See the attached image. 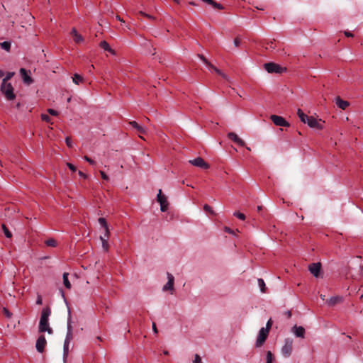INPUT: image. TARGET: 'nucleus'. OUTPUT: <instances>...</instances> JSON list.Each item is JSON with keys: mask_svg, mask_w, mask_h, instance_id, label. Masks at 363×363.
<instances>
[{"mask_svg": "<svg viewBox=\"0 0 363 363\" xmlns=\"http://www.w3.org/2000/svg\"><path fill=\"white\" fill-rule=\"evenodd\" d=\"M51 314V310L49 307L43 308L39 323V331L40 333L48 332L49 334H52L53 330L49 326V317Z\"/></svg>", "mask_w": 363, "mask_h": 363, "instance_id": "obj_1", "label": "nucleus"}, {"mask_svg": "<svg viewBox=\"0 0 363 363\" xmlns=\"http://www.w3.org/2000/svg\"><path fill=\"white\" fill-rule=\"evenodd\" d=\"M72 315L69 308L68 309V317H67V334L63 345V358L64 360L68 356L69 345V342L72 339Z\"/></svg>", "mask_w": 363, "mask_h": 363, "instance_id": "obj_2", "label": "nucleus"}, {"mask_svg": "<svg viewBox=\"0 0 363 363\" xmlns=\"http://www.w3.org/2000/svg\"><path fill=\"white\" fill-rule=\"evenodd\" d=\"M1 91L8 100H13L16 97L13 93V88L11 83H5V82H2L1 85Z\"/></svg>", "mask_w": 363, "mask_h": 363, "instance_id": "obj_3", "label": "nucleus"}, {"mask_svg": "<svg viewBox=\"0 0 363 363\" xmlns=\"http://www.w3.org/2000/svg\"><path fill=\"white\" fill-rule=\"evenodd\" d=\"M264 69L269 73L281 74L286 70L285 67H281L279 65L274 62H267L264 65Z\"/></svg>", "mask_w": 363, "mask_h": 363, "instance_id": "obj_4", "label": "nucleus"}, {"mask_svg": "<svg viewBox=\"0 0 363 363\" xmlns=\"http://www.w3.org/2000/svg\"><path fill=\"white\" fill-rule=\"evenodd\" d=\"M293 342L294 340L291 338H286L284 340V344L281 348L282 354L289 357L291 356L293 350Z\"/></svg>", "mask_w": 363, "mask_h": 363, "instance_id": "obj_5", "label": "nucleus"}, {"mask_svg": "<svg viewBox=\"0 0 363 363\" xmlns=\"http://www.w3.org/2000/svg\"><path fill=\"white\" fill-rule=\"evenodd\" d=\"M269 332L267 328H260L255 342L256 347H259L263 345L268 337Z\"/></svg>", "mask_w": 363, "mask_h": 363, "instance_id": "obj_6", "label": "nucleus"}, {"mask_svg": "<svg viewBox=\"0 0 363 363\" xmlns=\"http://www.w3.org/2000/svg\"><path fill=\"white\" fill-rule=\"evenodd\" d=\"M157 200L160 203V211L162 212H165L168 208V201L164 195L162 194V190L160 189L159 192L157 195Z\"/></svg>", "mask_w": 363, "mask_h": 363, "instance_id": "obj_7", "label": "nucleus"}, {"mask_svg": "<svg viewBox=\"0 0 363 363\" xmlns=\"http://www.w3.org/2000/svg\"><path fill=\"white\" fill-rule=\"evenodd\" d=\"M189 162L195 167H199V168H201L203 169H207L209 168V164L208 163H206L204 161V160L203 158H201V157H197L195 159L190 160L189 161Z\"/></svg>", "mask_w": 363, "mask_h": 363, "instance_id": "obj_8", "label": "nucleus"}, {"mask_svg": "<svg viewBox=\"0 0 363 363\" xmlns=\"http://www.w3.org/2000/svg\"><path fill=\"white\" fill-rule=\"evenodd\" d=\"M272 122L277 126H289V123L281 116L277 115H272L270 117Z\"/></svg>", "mask_w": 363, "mask_h": 363, "instance_id": "obj_9", "label": "nucleus"}, {"mask_svg": "<svg viewBox=\"0 0 363 363\" xmlns=\"http://www.w3.org/2000/svg\"><path fill=\"white\" fill-rule=\"evenodd\" d=\"M291 332L296 337L299 338H305L306 330L302 326H298L295 325L291 328Z\"/></svg>", "mask_w": 363, "mask_h": 363, "instance_id": "obj_10", "label": "nucleus"}, {"mask_svg": "<svg viewBox=\"0 0 363 363\" xmlns=\"http://www.w3.org/2000/svg\"><path fill=\"white\" fill-rule=\"evenodd\" d=\"M321 269V264L320 262L312 263L308 265L309 272L315 277H318Z\"/></svg>", "mask_w": 363, "mask_h": 363, "instance_id": "obj_11", "label": "nucleus"}, {"mask_svg": "<svg viewBox=\"0 0 363 363\" xmlns=\"http://www.w3.org/2000/svg\"><path fill=\"white\" fill-rule=\"evenodd\" d=\"M47 341L44 335H40L35 344L36 350L38 352L42 353L44 351V348L46 345Z\"/></svg>", "mask_w": 363, "mask_h": 363, "instance_id": "obj_12", "label": "nucleus"}, {"mask_svg": "<svg viewBox=\"0 0 363 363\" xmlns=\"http://www.w3.org/2000/svg\"><path fill=\"white\" fill-rule=\"evenodd\" d=\"M167 279H168V281L166 283V284L163 286L162 290L164 291H173L174 290V277L172 274L167 273Z\"/></svg>", "mask_w": 363, "mask_h": 363, "instance_id": "obj_13", "label": "nucleus"}, {"mask_svg": "<svg viewBox=\"0 0 363 363\" xmlns=\"http://www.w3.org/2000/svg\"><path fill=\"white\" fill-rule=\"evenodd\" d=\"M307 125L312 128L323 129V125L313 116H309L306 121Z\"/></svg>", "mask_w": 363, "mask_h": 363, "instance_id": "obj_14", "label": "nucleus"}, {"mask_svg": "<svg viewBox=\"0 0 363 363\" xmlns=\"http://www.w3.org/2000/svg\"><path fill=\"white\" fill-rule=\"evenodd\" d=\"M228 137L229 139L232 140L233 142H235L240 146L244 147L245 145V143L241 138H240L235 133H229L228 134Z\"/></svg>", "mask_w": 363, "mask_h": 363, "instance_id": "obj_15", "label": "nucleus"}, {"mask_svg": "<svg viewBox=\"0 0 363 363\" xmlns=\"http://www.w3.org/2000/svg\"><path fill=\"white\" fill-rule=\"evenodd\" d=\"M20 73L25 84L29 85L33 82L32 78L28 75V72L26 69L21 68Z\"/></svg>", "mask_w": 363, "mask_h": 363, "instance_id": "obj_16", "label": "nucleus"}, {"mask_svg": "<svg viewBox=\"0 0 363 363\" xmlns=\"http://www.w3.org/2000/svg\"><path fill=\"white\" fill-rule=\"evenodd\" d=\"M130 125L136 130V131L140 134H145L146 133V128L145 127L138 124L136 121H130Z\"/></svg>", "mask_w": 363, "mask_h": 363, "instance_id": "obj_17", "label": "nucleus"}, {"mask_svg": "<svg viewBox=\"0 0 363 363\" xmlns=\"http://www.w3.org/2000/svg\"><path fill=\"white\" fill-rule=\"evenodd\" d=\"M336 105L342 110L346 109L349 106L350 104L348 101L342 100L340 97L337 96L335 98Z\"/></svg>", "mask_w": 363, "mask_h": 363, "instance_id": "obj_18", "label": "nucleus"}, {"mask_svg": "<svg viewBox=\"0 0 363 363\" xmlns=\"http://www.w3.org/2000/svg\"><path fill=\"white\" fill-rule=\"evenodd\" d=\"M342 301V296H333V297H330L328 301H327V304L330 306H335V304L338 303H340L341 301Z\"/></svg>", "mask_w": 363, "mask_h": 363, "instance_id": "obj_19", "label": "nucleus"}, {"mask_svg": "<svg viewBox=\"0 0 363 363\" xmlns=\"http://www.w3.org/2000/svg\"><path fill=\"white\" fill-rule=\"evenodd\" d=\"M100 47L104 50L108 51L112 54L115 53L114 51L109 46L108 43L105 40H103L100 43Z\"/></svg>", "mask_w": 363, "mask_h": 363, "instance_id": "obj_20", "label": "nucleus"}, {"mask_svg": "<svg viewBox=\"0 0 363 363\" xmlns=\"http://www.w3.org/2000/svg\"><path fill=\"white\" fill-rule=\"evenodd\" d=\"M208 67L210 70L212 69V70L215 71L217 74L220 75L223 78L226 79H228V77L226 74H225L221 70H220L219 69H218L217 67L213 66L211 63V65H208Z\"/></svg>", "mask_w": 363, "mask_h": 363, "instance_id": "obj_21", "label": "nucleus"}, {"mask_svg": "<svg viewBox=\"0 0 363 363\" xmlns=\"http://www.w3.org/2000/svg\"><path fill=\"white\" fill-rule=\"evenodd\" d=\"M297 114L301 122H303V123H306V121L309 116L305 114L300 108L298 109Z\"/></svg>", "mask_w": 363, "mask_h": 363, "instance_id": "obj_22", "label": "nucleus"}, {"mask_svg": "<svg viewBox=\"0 0 363 363\" xmlns=\"http://www.w3.org/2000/svg\"><path fill=\"white\" fill-rule=\"evenodd\" d=\"M297 114L301 122H303V123H306V121L309 116L305 114L300 108L298 109Z\"/></svg>", "mask_w": 363, "mask_h": 363, "instance_id": "obj_23", "label": "nucleus"}, {"mask_svg": "<svg viewBox=\"0 0 363 363\" xmlns=\"http://www.w3.org/2000/svg\"><path fill=\"white\" fill-rule=\"evenodd\" d=\"M68 275L69 274L67 273V272H65L63 274V284L65 285V286L67 288V289H70L71 288V284L68 279Z\"/></svg>", "mask_w": 363, "mask_h": 363, "instance_id": "obj_24", "label": "nucleus"}, {"mask_svg": "<svg viewBox=\"0 0 363 363\" xmlns=\"http://www.w3.org/2000/svg\"><path fill=\"white\" fill-rule=\"evenodd\" d=\"M101 241L102 248L105 252H107L109 248L108 240L104 237L99 238Z\"/></svg>", "mask_w": 363, "mask_h": 363, "instance_id": "obj_25", "label": "nucleus"}, {"mask_svg": "<svg viewBox=\"0 0 363 363\" xmlns=\"http://www.w3.org/2000/svg\"><path fill=\"white\" fill-rule=\"evenodd\" d=\"M11 43L9 41H4L1 43L0 47L1 49L9 52L11 49Z\"/></svg>", "mask_w": 363, "mask_h": 363, "instance_id": "obj_26", "label": "nucleus"}, {"mask_svg": "<svg viewBox=\"0 0 363 363\" xmlns=\"http://www.w3.org/2000/svg\"><path fill=\"white\" fill-rule=\"evenodd\" d=\"M72 79L74 84H79L80 82L83 81V77L78 74H74Z\"/></svg>", "mask_w": 363, "mask_h": 363, "instance_id": "obj_27", "label": "nucleus"}, {"mask_svg": "<svg viewBox=\"0 0 363 363\" xmlns=\"http://www.w3.org/2000/svg\"><path fill=\"white\" fill-rule=\"evenodd\" d=\"M1 228L6 238H10L12 237L11 233L5 224H2Z\"/></svg>", "mask_w": 363, "mask_h": 363, "instance_id": "obj_28", "label": "nucleus"}, {"mask_svg": "<svg viewBox=\"0 0 363 363\" xmlns=\"http://www.w3.org/2000/svg\"><path fill=\"white\" fill-rule=\"evenodd\" d=\"M258 286L260 288V291L264 293L265 292V283L262 279H257Z\"/></svg>", "mask_w": 363, "mask_h": 363, "instance_id": "obj_29", "label": "nucleus"}, {"mask_svg": "<svg viewBox=\"0 0 363 363\" xmlns=\"http://www.w3.org/2000/svg\"><path fill=\"white\" fill-rule=\"evenodd\" d=\"M203 210L207 212V213H211V215H215V211L212 209V208L208 205V204H205L203 206Z\"/></svg>", "mask_w": 363, "mask_h": 363, "instance_id": "obj_30", "label": "nucleus"}, {"mask_svg": "<svg viewBox=\"0 0 363 363\" xmlns=\"http://www.w3.org/2000/svg\"><path fill=\"white\" fill-rule=\"evenodd\" d=\"M45 244L48 245V246H50V247H55L56 245H57V242H56V240L52 239V238H50V239H48L45 241Z\"/></svg>", "mask_w": 363, "mask_h": 363, "instance_id": "obj_31", "label": "nucleus"}, {"mask_svg": "<svg viewBox=\"0 0 363 363\" xmlns=\"http://www.w3.org/2000/svg\"><path fill=\"white\" fill-rule=\"evenodd\" d=\"M98 220L102 228H108L106 220L104 218H99Z\"/></svg>", "mask_w": 363, "mask_h": 363, "instance_id": "obj_32", "label": "nucleus"}, {"mask_svg": "<svg viewBox=\"0 0 363 363\" xmlns=\"http://www.w3.org/2000/svg\"><path fill=\"white\" fill-rule=\"evenodd\" d=\"M198 57L201 59V60L204 63L206 64L207 66L208 65H211V62L208 61V60L203 55H201V54H199L198 55Z\"/></svg>", "mask_w": 363, "mask_h": 363, "instance_id": "obj_33", "label": "nucleus"}, {"mask_svg": "<svg viewBox=\"0 0 363 363\" xmlns=\"http://www.w3.org/2000/svg\"><path fill=\"white\" fill-rule=\"evenodd\" d=\"M74 40L75 43H79L84 41V38L80 34H78L74 38Z\"/></svg>", "mask_w": 363, "mask_h": 363, "instance_id": "obj_34", "label": "nucleus"}, {"mask_svg": "<svg viewBox=\"0 0 363 363\" xmlns=\"http://www.w3.org/2000/svg\"><path fill=\"white\" fill-rule=\"evenodd\" d=\"M14 75V72H7L6 77L3 79L2 82H5L7 83V81L9 80Z\"/></svg>", "mask_w": 363, "mask_h": 363, "instance_id": "obj_35", "label": "nucleus"}, {"mask_svg": "<svg viewBox=\"0 0 363 363\" xmlns=\"http://www.w3.org/2000/svg\"><path fill=\"white\" fill-rule=\"evenodd\" d=\"M109 233L108 228H104V233L100 237H104L107 240L109 237Z\"/></svg>", "mask_w": 363, "mask_h": 363, "instance_id": "obj_36", "label": "nucleus"}, {"mask_svg": "<svg viewBox=\"0 0 363 363\" xmlns=\"http://www.w3.org/2000/svg\"><path fill=\"white\" fill-rule=\"evenodd\" d=\"M273 362V354L270 351L267 352V362Z\"/></svg>", "mask_w": 363, "mask_h": 363, "instance_id": "obj_37", "label": "nucleus"}, {"mask_svg": "<svg viewBox=\"0 0 363 363\" xmlns=\"http://www.w3.org/2000/svg\"><path fill=\"white\" fill-rule=\"evenodd\" d=\"M233 216H236L237 218H238L240 220L245 219V216L242 213L235 212V213H233Z\"/></svg>", "mask_w": 363, "mask_h": 363, "instance_id": "obj_38", "label": "nucleus"}, {"mask_svg": "<svg viewBox=\"0 0 363 363\" xmlns=\"http://www.w3.org/2000/svg\"><path fill=\"white\" fill-rule=\"evenodd\" d=\"M211 6L215 9H220V10L223 9V6L220 4L216 2L214 0L212 3Z\"/></svg>", "mask_w": 363, "mask_h": 363, "instance_id": "obj_39", "label": "nucleus"}, {"mask_svg": "<svg viewBox=\"0 0 363 363\" xmlns=\"http://www.w3.org/2000/svg\"><path fill=\"white\" fill-rule=\"evenodd\" d=\"M272 319L270 318L266 323V326L264 327V328H267L268 331L270 330L271 328H272Z\"/></svg>", "mask_w": 363, "mask_h": 363, "instance_id": "obj_40", "label": "nucleus"}, {"mask_svg": "<svg viewBox=\"0 0 363 363\" xmlns=\"http://www.w3.org/2000/svg\"><path fill=\"white\" fill-rule=\"evenodd\" d=\"M193 363H202L201 359L199 354H195L194 360L193 361Z\"/></svg>", "mask_w": 363, "mask_h": 363, "instance_id": "obj_41", "label": "nucleus"}, {"mask_svg": "<svg viewBox=\"0 0 363 363\" xmlns=\"http://www.w3.org/2000/svg\"><path fill=\"white\" fill-rule=\"evenodd\" d=\"M3 310H4V315H5L7 318H10L11 317V315H12V313H11V312L7 309V308H4V309H3Z\"/></svg>", "mask_w": 363, "mask_h": 363, "instance_id": "obj_42", "label": "nucleus"}, {"mask_svg": "<svg viewBox=\"0 0 363 363\" xmlns=\"http://www.w3.org/2000/svg\"><path fill=\"white\" fill-rule=\"evenodd\" d=\"M84 159L91 165H94L95 164V162L87 156H84Z\"/></svg>", "mask_w": 363, "mask_h": 363, "instance_id": "obj_43", "label": "nucleus"}, {"mask_svg": "<svg viewBox=\"0 0 363 363\" xmlns=\"http://www.w3.org/2000/svg\"><path fill=\"white\" fill-rule=\"evenodd\" d=\"M65 142H66L67 145L69 147H72V140H71V139H70L69 137H67V138H65Z\"/></svg>", "mask_w": 363, "mask_h": 363, "instance_id": "obj_44", "label": "nucleus"}, {"mask_svg": "<svg viewBox=\"0 0 363 363\" xmlns=\"http://www.w3.org/2000/svg\"><path fill=\"white\" fill-rule=\"evenodd\" d=\"M67 167L72 172H76L77 171L76 167L74 164H71V163H67Z\"/></svg>", "mask_w": 363, "mask_h": 363, "instance_id": "obj_45", "label": "nucleus"}, {"mask_svg": "<svg viewBox=\"0 0 363 363\" xmlns=\"http://www.w3.org/2000/svg\"><path fill=\"white\" fill-rule=\"evenodd\" d=\"M48 113L50 114V115H52V116H57L58 114V112L54 109H52V108H49L48 110Z\"/></svg>", "mask_w": 363, "mask_h": 363, "instance_id": "obj_46", "label": "nucleus"}, {"mask_svg": "<svg viewBox=\"0 0 363 363\" xmlns=\"http://www.w3.org/2000/svg\"><path fill=\"white\" fill-rule=\"evenodd\" d=\"M100 174L103 179L108 181L109 179L108 177L106 174V173L103 171H100Z\"/></svg>", "mask_w": 363, "mask_h": 363, "instance_id": "obj_47", "label": "nucleus"}, {"mask_svg": "<svg viewBox=\"0 0 363 363\" xmlns=\"http://www.w3.org/2000/svg\"><path fill=\"white\" fill-rule=\"evenodd\" d=\"M240 40L238 38H235L233 41L235 47H239L240 45Z\"/></svg>", "mask_w": 363, "mask_h": 363, "instance_id": "obj_48", "label": "nucleus"}, {"mask_svg": "<svg viewBox=\"0 0 363 363\" xmlns=\"http://www.w3.org/2000/svg\"><path fill=\"white\" fill-rule=\"evenodd\" d=\"M35 303H36L37 305H41L42 304V297H41L40 295H38Z\"/></svg>", "mask_w": 363, "mask_h": 363, "instance_id": "obj_49", "label": "nucleus"}, {"mask_svg": "<svg viewBox=\"0 0 363 363\" xmlns=\"http://www.w3.org/2000/svg\"><path fill=\"white\" fill-rule=\"evenodd\" d=\"M224 230H225V232H226L228 233H230V234H233L234 233L233 230L231 228H230L229 227H227V226H225L224 228Z\"/></svg>", "mask_w": 363, "mask_h": 363, "instance_id": "obj_50", "label": "nucleus"}, {"mask_svg": "<svg viewBox=\"0 0 363 363\" xmlns=\"http://www.w3.org/2000/svg\"><path fill=\"white\" fill-rule=\"evenodd\" d=\"M41 118L45 121H47V122L50 121V117L48 115H46V114H43Z\"/></svg>", "mask_w": 363, "mask_h": 363, "instance_id": "obj_51", "label": "nucleus"}, {"mask_svg": "<svg viewBox=\"0 0 363 363\" xmlns=\"http://www.w3.org/2000/svg\"><path fill=\"white\" fill-rule=\"evenodd\" d=\"M71 34L73 35V38H74L76 36V35H78L79 33H77V30H76V28H73L72 29Z\"/></svg>", "mask_w": 363, "mask_h": 363, "instance_id": "obj_52", "label": "nucleus"}, {"mask_svg": "<svg viewBox=\"0 0 363 363\" xmlns=\"http://www.w3.org/2000/svg\"><path fill=\"white\" fill-rule=\"evenodd\" d=\"M152 330L153 332L157 334L158 333V330L157 329V327H156V324L155 323H152Z\"/></svg>", "mask_w": 363, "mask_h": 363, "instance_id": "obj_53", "label": "nucleus"}, {"mask_svg": "<svg viewBox=\"0 0 363 363\" xmlns=\"http://www.w3.org/2000/svg\"><path fill=\"white\" fill-rule=\"evenodd\" d=\"M78 174H79L81 177L84 178V179H86V178L87 177V176H86L84 173H83L82 171H79V172H78Z\"/></svg>", "mask_w": 363, "mask_h": 363, "instance_id": "obj_54", "label": "nucleus"}, {"mask_svg": "<svg viewBox=\"0 0 363 363\" xmlns=\"http://www.w3.org/2000/svg\"><path fill=\"white\" fill-rule=\"evenodd\" d=\"M345 35L347 36V37H352L353 35L352 33H350V31H345Z\"/></svg>", "mask_w": 363, "mask_h": 363, "instance_id": "obj_55", "label": "nucleus"}, {"mask_svg": "<svg viewBox=\"0 0 363 363\" xmlns=\"http://www.w3.org/2000/svg\"><path fill=\"white\" fill-rule=\"evenodd\" d=\"M202 1L210 4V5H211L213 1V0H202Z\"/></svg>", "mask_w": 363, "mask_h": 363, "instance_id": "obj_56", "label": "nucleus"}, {"mask_svg": "<svg viewBox=\"0 0 363 363\" xmlns=\"http://www.w3.org/2000/svg\"><path fill=\"white\" fill-rule=\"evenodd\" d=\"M286 314L289 318H291L292 315L290 311H286Z\"/></svg>", "mask_w": 363, "mask_h": 363, "instance_id": "obj_57", "label": "nucleus"}, {"mask_svg": "<svg viewBox=\"0 0 363 363\" xmlns=\"http://www.w3.org/2000/svg\"><path fill=\"white\" fill-rule=\"evenodd\" d=\"M60 294H61L62 298H64V300L66 301V298H65V293H64L62 289H60Z\"/></svg>", "mask_w": 363, "mask_h": 363, "instance_id": "obj_58", "label": "nucleus"}, {"mask_svg": "<svg viewBox=\"0 0 363 363\" xmlns=\"http://www.w3.org/2000/svg\"><path fill=\"white\" fill-rule=\"evenodd\" d=\"M140 13H141V14H143V15H145V16H147V17H148V18H153V17H152V16H150V15H147V14H145V13H143V12H140Z\"/></svg>", "mask_w": 363, "mask_h": 363, "instance_id": "obj_59", "label": "nucleus"}, {"mask_svg": "<svg viewBox=\"0 0 363 363\" xmlns=\"http://www.w3.org/2000/svg\"><path fill=\"white\" fill-rule=\"evenodd\" d=\"M4 76V72L0 70V79Z\"/></svg>", "mask_w": 363, "mask_h": 363, "instance_id": "obj_60", "label": "nucleus"}, {"mask_svg": "<svg viewBox=\"0 0 363 363\" xmlns=\"http://www.w3.org/2000/svg\"><path fill=\"white\" fill-rule=\"evenodd\" d=\"M96 339L100 341H102V338L100 336H97Z\"/></svg>", "mask_w": 363, "mask_h": 363, "instance_id": "obj_61", "label": "nucleus"}, {"mask_svg": "<svg viewBox=\"0 0 363 363\" xmlns=\"http://www.w3.org/2000/svg\"><path fill=\"white\" fill-rule=\"evenodd\" d=\"M116 18H117L118 20L121 21H122V19L120 18V16H116Z\"/></svg>", "mask_w": 363, "mask_h": 363, "instance_id": "obj_62", "label": "nucleus"}, {"mask_svg": "<svg viewBox=\"0 0 363 363\" xmlns=\"http://www.w3.org/2000/svg\"><path fill=\"white\" fill-rule=\"evenodd\" d=\"M262 209V206H257V210L260 211Z\"/></svg>", "mask_w": 363, "mask_h": 363, "instance_id": "obj_63", "label": "nucleus"}, {"mask_svg": "<svg viewBox=\"0 0 363 363\" xmlns=\"http://www.w3.org/2000/svg\"><path fill=\"white\" fill-rule=\"evenodd\" d=\"M164 354H168V352H167V351H164Z\"/></svg>", "mask_w": 363, "mask_h": 363, "instance_id": "obj_64", "label": "nucleus"}]
</instances>
